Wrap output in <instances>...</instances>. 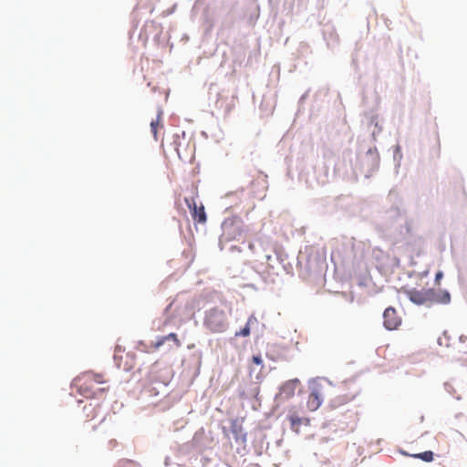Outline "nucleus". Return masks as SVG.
<instances>
[{
  "label": "nucleus",
  "mask_w": 467,
  "mask_h": 467,
  "mask_svg": "<svg viewBox=\"0 0 467 467\" xmlns=\"http://www.w3.org/2000/svg\"><path fill=\"white\" fill-rule=\"evenodd\" d=\"M300 418L296 407H292L288 410L287 420L290 421H295L296 420H298Z\"/></svg>",
  "instance_id": "obj_14"
},
{
  "label": "nucleus",
  "mask_w": 467,
  "mask_h": 467,
  "mask_svg": "<svg viewBox=\"0 0 467 467\" xmlns=\"http://www.w3.org/2000/svg\"><path fill=\"white\" fill-rule=\"evenodd\" d=\"M442 276H443V274H442V272H441V271H439V272L436 274V275H435V282H436V284H439V283H440V281H441V279L442 278Z\"/></svg>",
  "instance_id": "obj_17"
},
{
  "label": "nucleus",
  "mask_w": 467,
  "mask_h": 467,
  "mask_svg": "<svg viewBox=\"0 0 467 467\" xmlns=\"http://www.w3.org/2000/svg\"><path fill=\"white\" fill-rule=\"evenodd\" d=\"M332 386L327 381L315 382L311 386V391L306 401L307 409L310 411L317 410L322 404L324 399L330 395Z\"/></svg>",
  "instance_id": "obj_5"
},
{
  "label": "nucleus",
  "mask_w": 467,
  "mask_h": 467,
  "mask_svg": "<svg viewBox=\"0 0 467 467\" xmlns=\"http://www.w3.org/2000/svg\"><path fill=\"white\" fill-rule=\"evenodd\" d=\"M354 398V395H350V396H347L345 397L343 400H342V402L341 403H346L348 401H350L351 400H353Z\"/></svg>",
  "instance_id": "obj_18"
},
{
  "label": "nucleus",
  "mask_w": 467,
  "mask_h": 467,
  "mask_svg": "<svg viewBox=\"0 0 467 467\" xmlns=\"http://www.w3.org/2000/svg\"><path fill=\"white\" fill-rule=\"evenodd\" d=\"M161 121H162V111L160 110L158 112L157 118L150 121V130H151L153 137L156 140H158V130L160 128H162Z\"/></svg>",
  "instance_id": "obj_11"
},
{
  "label": "nucleus",
  "mask_w": 467,
  "mask_h": 467,
  "mask_svg": "<svg viewBox=\"0 0 467 467\" xmlns=\"http://www.w3.org/2000/svg\"><path fill=\"white\" fill-rule=\"evenodd\" d=\"M253 363H254L255 365H262L263 364V359L261 358L260 355H257V356H253Z\"/></svg>",
  "instance_id": "obj_16"
},
{
  "label": "nucleus",
  "mask_w": 467,
  "mask_h": 467,
  "mask_svg": "<svg viewBox=\"0 0 467 467\" xmlns=\"http://www.w3.org/2000/svg\"><path fill=\"white\" fill-rule=\"evenodd\" d=\"M245 233V225L238 215L227 217L222 223L221 242H232L239 240Z\"/></svg>",
  "instance_id": "obj_2"
},
{
  "label": "nucleus",
  "mask_w": 467,
  "mask_h": 467,
  "mask_svg": "<svg viewBox=\"0 0 467 467\" xmlns=\"http://www.w3.org/2000/svg\"><path fill=\"white\" fill-rule=\"evenodd\" d=\"M298 379H292L286 381L281 388V392L285 394L287 398L292 397L295 394V389L298 384Z\"/></svg>",
  "instance_id": "obj_10"
},
{
  "label": "nucleus",
  "mask_w": 467,
  "mask_h": 467,
  "mask_svg": "<svg viewBox=\"0 0 467 467\" xmlns=\"http://www.w3.org/2000/svg\"><path fill=\"white\" fill-rule=\"evenodd\" d=\"M412 456L426 462H431L433 461V452L431 451H426L424 452L413 454Z\"/></svg>",
  "instance_id": "obj_13"
},
{
  "label": "nucleus",
  "mask_w": 467,
  "mask_h": 467,
  "mask_svg": "<svg viewBox=\"0 0 467 467\" xmlns=\"http://www.w3.org/2000/svg\"><path fill=\"white\" fill-rule=\"evenodd\" d=\"M404 293L409 297V299L416 304V305H424L428 303H448L450 301L449 293L445 292L441 298L439 297V295L435 292L434 289H410L405 290Z\"/></svg>",
  "instance_id": "obj_4"
},
{
  "label": "nucleus",
  "mask_w": 467,
  "mask_h": 467,
  "mask_svg": "<svg viewBox=\"0 0 467 467\" xmlns=\"http://www.w3.org/2000/svg\"><path fill=\"white\" fill-rule=\"evenodd\" d=\"M309 419L305 417H300L298 420L290 421V428L296 433L300 431L301 425H308L309 424Z\"/></svg>",
  "instance_id": "obj_12"
},
{
  "label": "nucleus",
  "mask_w": 467,
  "mask_h": 467,
  "mask_svg": "<svg viewBox=\"0 0 467 467\" xmlns=\"http://www.w3.org/2000/svg\"><path fill=\"white\" fill-rule=\"evenodd\" d=\"M185 202L190 210L193 221L197 223H205L207 216L202 203L198 205L193 197L185 198Z\"/></svg>",
  "instance_id": "obj_6"
},
{
  "label": "nucleus",
  "mask_w": 467,
  "mask_h": 467,
  "mask_svg": "<svg viewBox=\"0 0 467 467\" xmlns=\"http://www.w3.org/2000/svg\"><path fill=\"white\" fill-rule=\"evenodd\" d=\"M167 340H172L177 348L182 346L180 339L178 338L177 334L170 333L167 336L159 337L157 341L154 343V349H159Z\"/></svg>",
  "instance_id": "obj_9"
},
{
  "label": "nucleus",
  "mask_w": 467,
  "mask_h": 467,
  "mask_svg": "<svg viewBox=\"0 0 467 467\" xmlns=\"http://www.w3.org/2000/svg\"><path fill=\"white\" fill-rule=\"evenodd\" d=\"M100 405L98 402H88L83 408V417L85 421H90L96 419L99 413Z\"/></svg>",
  "instance_id": "obj_8"
},
{
  "label": "nucleus",
  "mask_w": 467,
  "mask_h": 467,
  "mask_svg": "<svg viewBox=\"0 0 467 467\" xmlns=\"http://www.w3.org/2000/svg\"><path fill=\"white\" fill-rule=\"evenodd\" d=\"M203 326L211 333H223L228 327L227 314L223 309L214 306L205 312Z\"/></svg>",
  "instance_id": "obj_3"
},
{
  "label": "nucleus",
  "mask_w": 467,
  "mask_h": 467,
  "mask_svg": "<svg viewBox=\"0 0 467 467\" xmlns=\"http://www.w3.org/2000/svg\"><path fill=\"white\" fill-rule=\"evenodd\" d=\"M383 325L388 330L397 329L401 325V317L393 306H389L383 313Z\"/></svg>",
  "instance_id": "obj_7"
},
{
  "label": "nucleus",
  "mask_w": 467,
  "mask_h": 467,
  "mask_svg": "<svg viewBox=\"0 0 467 467\" xmlns=\"http://www.w3.org/2000/svg\"><path fill=\"white\" fill-rule=\"evenodd\" d=\"M105 383L103 375L93 372H85L75 379L78 391L86 398H101L108 390L106 388H97V385Z\"/></svg>",
  "instance_id": "obj_1"
},
{
  "label": "nucleus",
  "mask_w": 467,
  "mask_h": 467,
  "mask_svg": "<svg viewBox=\"0 0 467 467\" xmlns=\"http://www.w3.org/2000/svg\"><path fill=\"white\" fill-rule=\"evenodd\" d=\"M250 335V327L249 322L245 325L244 328L235 333V337H248Z\"/></svg>",
  "instance_id": "obj_15"
}]
</instances>
